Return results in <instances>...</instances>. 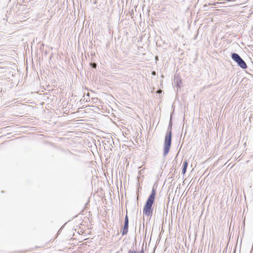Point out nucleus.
<instances>
[{"label":"nucleus","instance_id":"7ed1b4c3","mask_svg":"<svg viewBox=\"0 0 253 253\" xmlns=\"http://www.w3.org/2000/svg\"><path fill=\"white\" fill-rule=\"evenodd\" d=\"M231 57L234 62L237 63L240 67L243 69L247 68V64L238 53L235 52L231 53Z\"/></svg>","mask_w":253,"mask_h":253},{"label":"nucleus","instance_id":"423d86ee","mask_svg":"<svg viewBox=\"0 0 253 253\" xmlns=\"http://www.w3.org/2000/svg\"><path fill=\"white\" fill-rule=\"evenodd\" d=\"M127 253H144V250L142 249V250H141L138 253H137V252L136 251H135V250H129L128 251Z\"/></svg>","mask_w":253,"mask_h":253},{"label":"nucleus","instance_id":"f257e3e1","mask_svg":"<svg viewBox=\"0 0 253 253\" xmlns=\"http://www.w3.org/2000/svg\"><path fill=\"white\" fill-rule=\"evenodd\" d=\"M156 195V188H155V185L152 187L151 192L149 196L145 205L143 208V212L144 215L149 217H151L153 214V208L152 206L154 204Z\"/></svg>","mask_w":253,"mask_h":253},{"label":"nucleus","instance_id":"20e7f679","mask_svg":"<svg viewBox=\"0 0 253 253\" xmlns=\"http://www.w3.org/2000/svg\"><path fill=\"white\" fill-rule=\"evenodd\" d=\"M128 225H129V219L127 214L125 216V221L123 226V228L121 230V233L123 236L126 235L127 234L128 231Z\"/></svg>","mask_w":253,"mask_h":253},{"label":"nucleus","instance_id":"ddd939ff","mask_svg":"<svg viewBox=\"0 0 253 253\" xmlns=\"http://www.w3.org/2000/svg\"><path fill=\"white\" fill-rule=\"evenodd\" d=\"M143 227L144 226V222L143 223Z\"/></svg>","mask_w":253,"mask_h":253},{"label":"nucleus","instance_id":"0eeeda50","mask_svg":"<svg viewBox=\"0 0 253 253\" xmlns=\"http://www.w3.org/2000/svg\"><path fill=\"white\" fill-rule=\"evenodd\" d=\"M181 83V82L180 80H179L178 79L176 80V82H174V84L177 86H180V84Z\"/></svg>","mask_w":253,"mask_h":253},{"label":"nucleus","instance_id":"f03ea898","mask_svg":"<svg viewBox=\"0 0 253 253\" xmlns=\"http://www.w3.org/2000/svg\"><path fill=\"white\" fill-rule=\"evenodd\" d=\"M172 126H168V130L165 137L164 147L163 156H166L170 150L171 144V137H172Z\"/></svg>","mask_w":253,"mask_h":253},{"label":"nucleus","instance_id":"9d476101","mask_svg":"<svg viewBox=\"0 0 253 253\" xmlns=\"http://www.w3.org/2000/svg\"><path fill=\"white\" fill-rule=\"evenodd\" d=\"M169 126H172V121L171 120H170L169 121Z\"/></svg>","mask_w":253,"mask_h":253},{"label":"nucleus","instance_id":"6e6552de","mask_svg":"<svg viewBox=\"0 0 253 253\" xmlns=\"http://www.w3.org/2000/svg\"><path fill=\"white\" fill-rule=\"evenodd\" d=\"M90 65H91L92 68H96V64L95 63H91Z\"/></svg>","mask_w":253,"mask_h":253},{"label":"nucleus","instance_id":"9b49d317","mask_svg":"<svg viewBox=\"0 0 253 253\" xmlns=\"http://www.w3.org/2000/svg\"><path fill=\"white\" fill-rule=\"evenodd\" d=\"M143 169H140V170H139V174H140V175L142 173V171L143 170Z\"/></svg>","mask_w":253,"mask_h":253},{"label":"nucleus","instance_id":"39448f33","mask_svg":"<svg viewBox=\"0 0 253 253\" xmlns=\"http://www.w3.org/2000/svg\"><path fill=\"white\" fill-rule=\"evenodd\" d=\"M188 163L187 160H185L182 165V174H184L186 171Z\"/></svg>","mask_w":253,"mask_h":253},{"label":"nucleus","instance_id":"1a4fd4ad","mask_svg":"<svg viewBox=\"0 0 253 253\" xmlns=\"http://www.w3.org/2000/svg\"><path fill=\"white\" fill-rule=\"evenodd\" d=\"M25 1L29 2H33L35 1L36 0H25Z\"/></svg>","mask_w":253,"mask_h":253},{"label":"nucleus","instance_id":"f8f14e48","mask_svg":"<svg viewBox=\"0 0 253 253\" xmlns=\"http://www.w3.org/2000/svg\"><path fill=\"white\" fill-rule=\"evenodd\" d=\"M152 74L153 75H155V71H153V72H152Z\"/></svg>","mask_w":253,"mask_h":253}]
</instances>
